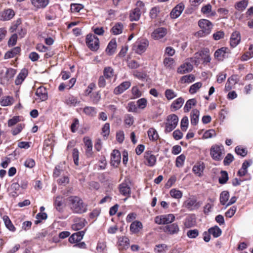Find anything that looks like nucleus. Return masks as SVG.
I'll use <instances>...</instances> for the list:
<instances>
[{
	"label": "nucleus",
	"mask_w": 253,
	"mask_h": 253,
	"mask_svg": "<svg viewBox=\"0 0 253 253\" xmlns=\"http://www.w3.org/2000/svg\"><path fill=\"white\" fill-rule=\"evenodd\" d=\"M69 201L71 210L74 213H83L86 211L87 206L80 197L71 196Z\"/></svg>",
	"instance_id": "1"
},
{
	"label": "nucleus",
	"mask_w": 253,
	"mask_h": 253,
	"mask_svg": "<svg viewBox=\"0 0 253 253\" xmlns=\"http://www.w3.org/2000/svg\"><path fill=\"white\" fill-rule=\"evenodd\" d=\"M198 25L201 30L198 31L195 35L200 37H205L210 34L213 27L211 21L205 19H200L198 21Z\"/></svg>",
	"instance_id": "2"
},
{
	"label": "nucleus",
	"mask_w": 253,
	"mask_h": 253,
	"mask_svg": "<svg viewBox=\"0 0 253 253\" xmlns=\"http://www.w3.org/2000/svg\"><path fill=\"white\" fill-rule=\"evenodd\" d=\"M202 204V202L198 201L197 198L192 195L183 202L182 206L189 211H194L198 210Z\"/></svg>",
	"instance_id": "3"
},
{
	"label": "nucleus",
	"mask_w": 253,
	"mask_h": 253,
	"mask_svg": "<svg viewBox=\"0 0 253 253\" xmlns=\"http://www.w3.org/2000/svg\"><path fill=\"white\" fill-rule=\"evenodd\" d=\"M224 154V148L222 144L213 145L210 149L211 156L215 161H221Z\"/></svg>",
	"instance_id": "4"
},
{
	"label": "nucleus",
	"mask_w": 253,
	"mask_h": 253,
	"mask_svg": "<svg viewBox=\"0 0 253 253\" xmlns=\"http://www.w3.org/2000/svg\"><path fill=\"white\" fill-rule=\"evenodd\" d=\"M178 122V118L175 114L169 115L167 118L165 131L169 133L172 131L177 126Z\"/></svg>",
	"instance_id": "5"
},
{
	"label": "nucleus",
	"mask_w": 253,
	"mask_h": 253,
	"mask_svg": "<svg viewBox=\"0 0 253 253\" xmlns=\"http://www.w3.org/2000/svg\"><path fill=\"white\" fill-rule=\"evenodd\" d=\"M86 43L92 51H96L99 47V39L92 34H88L86 36Z\"/></svg>",
	"instance_id": "6"
},
{
	"label": "nucleus",
	"mask_w": 253,
	"mask_h": 253,
	"mask_svg": "<svg viewBox=\"0 0 253 253\" xmlns=\"http://www.w3.org/2000/svg\"><path fill=\"white\" fill-rule=\"evenodd\" d=\"M149 45V41L146 39L138 40L133 46V49L137 54H141L144 52Z\"/></svg>",
	"instance_id": "7"
},
{
	"label": "nucleus",
	"mask_w": 253,
	"mask_h": 253,
	"mask_svg": "<svg viewBox=\"0 0 253 253\" xmlns=\"http://www.w3.org/2000/svg\"><path fill=\"white\" fill-rule=\"evenodd\" d=\"M163 231L168 234H177L179 232V228L177 223H174L165 226L163 228Z\"/></svg>",
	"instance_id": "8"
},
{
	"label": "nucleus",
	"mask_w": 253,
	"mask_h": 253,
	"mask_svg": "<svg viewBox=\"0 0 253 253\" xmlns=\"http://www.w3.org/2000/svg\"><path fill=\"white\" fill-rule=\"evenodd\" d=\"M192 69L193 65L187 60L177 68V72L180 74H184L190 72Z\"/></svg>",
	"instance_id": "9"
},
{
	"label": "nucleus",
	"mask_w": 253,
	"mask_h": 253,
	"mask_svg": "<svg viewBox=\"0 0 253 253\" xmlns=\"http://www.w3.org/2000/svg\"><path fill=\"white\" fill-rule=\"evenodd\" d=\"M130 85L131 83L129 81L124 82L115 88L114 93L116 95L120 94L127 89Z\"/></svg>",
	"instance_id": "10"
},
{
	"label": "nucleus",
	"mask_w": 253,
	"mask_h": 253,
	"mask_svg": "<svg viewBox=\"0 0 253 253\" xmlns=\"http://www.w3.org/2000/svg\"><path fill=\"white\" fill-rule=\"evenodd\" d=\"M86 229L77 232L73 234L68 239L69 242L71 243H75L80 242L83 238Z\"/></svg>",
	"instance_id": "11"
},
{
	"label": "nucleus",
	"mask_w": 253,
	"mask_h": 253,
	"mask_svg": "<svg viewBox=\"0 0 253 253\" xmlns=\"http://www.w3.org/2000/svg\"><path fill=\"white\" fill-rule=\"evenodd\" d=\"M87 221L84 218H76L74 219V223L72 225V228L75 231L82 229L84 227Z\"/></svg>",
	"instance_id": "12"
},
{
	"label": "nucleus",
	"mask_w": 253,
	"mask_h": 253,
	"mask_svg": "<svg viewBox=\"0 0 253 253\" xmlns=\"http://www.w3.org/2000/svg\"><path fill=\"white\" fill-rule=\"evenodd\" d=\"M36 95L41 101H44L47 100L48 98L47 91L46 88L43 86H40L37 88Z\"/></svg>",
	"instance_id": "13"
},
{
	"label": "nucleus",
	"mask_w": 253,
	"mask_h": 253,
	"mask_svg": "<svg viewBox=\"0 0 253 253\" xmlns=\"http://www.w3.org/2000/svg\"><path fill=\"white\" fill-rule=\"evenodd\" d=\"M15 15V12L12 9H5L0 14V19L2 21H8L10 20Z\"/></svg>",
	"instance_id": "14"
},
{
	"label": "nucleus",
	"mask_w": 253,
	"mask_h": 253,
	"mask_svg": "<svg viewBox=\"0 0 253 253\" xmlns=\"http://www.w3.org/2000/svg\"><path fill=\"white\" fill-rule=\"evenodd\" d=\"M167 30L163 27L155 29L152 33V37L154 40H159L163 38L167 34Z\"/></svg>",
	"instance_id": "15"
},
{
	"label": "nucleus",
	"mask_w": 253,
	"mask_h": 253,
	"mask_svg": "<svg viewBox=\"0 0 253 253\" xmlns=\"http://www.w3.org/2000/svg\"><path fill=\"white\" fill-rule=\"evenodd\" d=\"M196 219L194 214L188 215L183 221V224L185 228H189L195 226Z\"/></svg>",
	"instance_id": "16"
},
{
	"label": "nucleus",
	"mask_w": 253,
	"mask_h": 253,
	"mask_svg": "<svg viewBox=\"0 0 253 253\" xmlns=\"http://www.w3.org/2000/svg\"><path fill=\"white\" fill-rule=\"evenodd\" d=\"M144 158L146 160V165L149 167H153L156 162V157L150 151L145 152Z\"/></svg>",
	"instance_id": "17"
},
{
	"label": "nucleus",
	"mask_w": 253,
	"mask_h": 253,
	"mask_svg": "<svg viewBox=\"0 0 253 253\" xmlns=\"http://www.w3.org/2000/svg\"><path fill=\"white\" fill-rule=\"evenodd\" d=\"M119 191L121 194L124 196L127 197L130 196L131 189L126 183L123 182L119 185Z\"/></svg>",
	"instance_id": "18"
},
{
	"label": "nucleus",
	"mask_w": 253,
	"mask_h": 253,
	"mask_svg": "<svg viewBox=\"0 0 253 253\" xmlns=\"http://www.w3.org/2000/svg\"><path fill=\"white\" fill-rule=\"evenodd\" d=\"M184 10V5L180 4L175 6L171 11L170 15L171 18L173 19L177 18L181 14Z\"/></svg>",
	"instance_id": "19"
},
{
	"label": "nucleus",
	"mask_w": 253,
	"mask_h": 253,
	"mask_svg": "<svg viewBox=\"0 0 253 253\" xmlns=\"http://www.w3.org/2000/svg\"><path fill=\"white\" fill-rule=\"evenodd\" d=\"M143 228L142 223L138 220L133 221L130 225V231L133 234H137Z\"/></svg>",
	"instance_id": "20"
},
{
	"label": "nucleus",
	"mask_w": 253,
	"mask_h": 253,
	"mask_svg": "<svg viewBox=\"0 0 253 253\" xmlns=\"http://www.w3.org/2000/svg\"><path fill=\"white\" fill-rule=\"evenodd\" d=\"M228 53V49L226 47H221L217 49L214 53V56L218 60H222L224 58L227 57V53Z\"/></svg>",
	"instance_id": "21"
},
{
	"label": "nucleus",
	"mask_w": 253,
	"mask_h": 253,
	"mask_svg": "<svg viewBox=\"0 0 253 253\" xmlns=\"http://www.w3.org/2000/svg\"><path fill=\"white\" fill-rule=\"evenodd\" d=\"M129 245V240L126 237H122L119 239L118 246L119 250L120 251L126 250Z\"/></svg>",
	"instance_id": "22"
},
{
	"label": "nucleus",
	"mask_w": 253,
	"mask_h": 253,
	"mask_svg": "<svg viewBox=\"0 0 253 253\" xmlns=\"http://www.w3.org/2000/svg\"><path fill=\"white\" fill-rule=\"evenodd\" d=\"M103 76L105 77L107 80H110L114 76L116 78V76L115 75V72L113 68L110 66L105 67L103 71Z\"/></svg>",
	"instance_id": "23"
},
{
	"label": "nucleus",
	"mask_w": 253,
	"mask_h": 253,
	"mask_svg": "<svg viewBox=\"0 0 253 253\" xmlns=\"http://www.w3.org/2000/svg\"><path fill=\"white\" fill-rule=\"evenodd\" d=\"M117 48V42L115 39L111 40L106 49V52L108 55H113Z\"/></svg>",
	"instance_id": "24"
},
{
	"label": "nucleus",
	"mask_w": 253,
	"mask_h": 253,
	"mask_svg": "<svg viewBox=\"0 0 253 253\" xmlns=\"http://www.w3.org/2000/svg\"><path fill=\"white\" fill-rule=\"evenodd\" d=\"M28 74V70L26 69H23L21 72L19 73L18 76H17L15 83L16 85L21 84L22 82L24 81L25 79L26 78Z\"/></svg>",
	"instance_id": "25"
},
{
	"label": "nucleus",
	"mask_w": 253,
	"mask_h": 253,
	"mask_svg": "<svg viewBox=\"0 0 253 253\" xmlns=\"http://www.w3.org/2000/svg\"><path fill=\"white\" fill-rule=\"evenodd\" d=\"M184 99L180 97L173 101L170 105V109L172 111H175L179 109L183 104Z\"/></svg>",
	"instance_id": "26"
},
{
	"label": "nucleus",
	"mask_w": 253,
	"mask_h": 253,
	"mask_svg": "<svg viewBox=\"0 0 253 253\" xmlns=\"http://www.w3.org/2000/svg\"><path fill=\"white\" fill-rule=\"evenodd\" d=\"M241 40L240 33L238 32H233L230 38V45L232 47L236 46L240 42Z\"/></svg>",
	"instance_id": "27"
},
{
	"label": "nucleus",
	"mask_w": 253,
	"mask_h": 253,
	"mask_svg": "<svg viewBox=\"0 0 253 253\" xmlns=\"http://www.w3.org/2000/svg\"><path fill=\"white\" fill-rule=\"evenodd\" d=\"M201 12L208 17L214 16L216 14L215 11L212 10V6L210 4H207L202 6L201 8Z\"/></svg>",
	"instance_id": "28"
},
{
	"label": "nucleus",
	"mask_w": 253,
	"mask_h": 253,
	"mask_svg": "<svg viewBox=\"0 0 253 253\" xmlns=\"http://www.w3.org/2000/svg\"><path fill=\"white\" fill-rule=\"evenodd\" d=\"M123 29V24L121 22H118L111 29V32L114 35H118L122 33Z\"/></svg>",
	"instance_id": "29"
},
{
	"label": "nucleus",
	"mask_w": 253,
	"mask_h": 253,
	"mask_svg": "<svg viewBox=\"0 0 253 253\" xmlns=\"http://www.w3.org/2000/svg\"><path fill=\"white\" fill-rule=\"evenodd\" d=\"M121 162V154L118 150H114L111 153V163L113 165H118Z\"/></svg>",
	"instance_id": "30"
},
{
	"label": "nucleus",
	"mask_w": 253,
	"mask_h": 253,
	"mask_svg": "<svg viewBox=\"0 0 253 253\" xmlns=\"http://www.w3.org/2000/svg\"><path fill=\"white\" fill-rule=\"evenodd\" d=\"M200 112L197 109H193L191 112V124L192 125L196 126L199 122Z\"/></svg>",
	"instance_id": "31"
},
{
	"label": "nucleus",
	"mask_w": 253,
	"mask_h": 253,
	"mask_svg": "<svg viewBox=\"0 0 253 253\" xmlns=\"http://www.w3.org/2000/svg\"><path fill=\"white\" fill-rule=\"evenodd\" d=\"M32 4L37 8H45L49 3V0H31Z\"/></svg>",
	"instance_id": "32"
},
{
	"label": "nucleus",
	"mask_w": 253,
	"mask_h": 253,
	"mask_svg": "<svg viewBox=\"0 0 253 253\" xmlns=\"http://www.w3.org/2000/svg\"><path fill=\"white\" fill-rule=\"evenodd\" d=\"M63 197L61 196H58L55 197L54 201V205L57 210L59 212L63 211Z\"/></svg>",
	"instance_id": "33"
},
{
	"label": "nucleus",
	"mask_w": 253,
	"mask_h": 253,
	"mask_svg": "<svg viewBox=\"0 0 253 253\" xmlns=\"http://www.w3.org/2000/svg\"><path fill=\"white\" fill-rule=\"evenodd\" d=\"M65 103L70 106H76L80 103L76 97L72 95L68 96L65 100Z\"/></svg>",
	"instance_id": "34"
},
{
	"label": "nucleus",
	"mask_w": 253,
	"mask_h": 253,
	"mask_svg": "<svg viewBox=\"0 0 253 253\" xmlns=\"http://www.w3.org/2000/svg\"><path fill=\"white\" fill-rule=\"evenodd\" d=\"M21 51L20 47L17 46L12 48L11 50L6 52L4 55V59H9L13 57L14 56L19 53Z\"/></svg>",
	"instance_id": "35"
},
{
	"label": "nucleus",
	"mask_w": 253,
	"mask_h": 253,
	"mask_svg": "<svg viewBox=\"0 0 253 253\" xmlns=\"http://www.w3.org/2000/svg\"><path fill=\"white\" fill-rule=\"evenodd\" d=\"M163 64L166 69L171 70L174 67L175 61L172 58L165 57L164 59Z\"/></svg>",
	"instance_id": "36"
},
{
	"label": "nucleus",
	"mask_w": 253,
	"mask_h": 253,
	"mask_svg": "<svg viewBox=\"0 0 253 253\" xmlns=\"http://www.w3.org/2000/svg\"><path fill=\"white\" fill-rule=\"evenodd\" d=\"M142 12L137 8H134L130 12L129 19L131 21H138L140 17Z\"/></svg>",
	"instance_id": "37"
},
{
	"label": "nucleus",
	"mask_w": 253,
	"mask_h": 253,
	"mask_svg": "<svg viewBox=\"0 0 253 253\" xmlns=\"http://www.w3.org/2000/svg\"><path fill=\"white\" fill-rule=\"evenodd\" d=\"M85 146L86 147L85 153L87 157L92 155V144L91 140L89 138H84Z\"/></svg>",
	"instance_id": "38"
},
{
	"label": "nucleus",
	"mask_w": 253,
	"mask_h": 253,
	"mask_svg": "<svg viewBox=\"0 0 253 253\" xmlns=\"http://www.w3.org/2000/svg\"><path fill=\"white\" fill-rule=\"evenodd\" d=\"M208 232L212 235L214 238H217L221 235L222 231L218 226L215 225L209 228Z\"/></svg>",
	"instance_id": "39"
},
{
	"label": "nucleus",
	"mask_w": 253,
	"mask_h": 253,
	"mask_svg": "<svg viewBox=\"0 0 253 253\" xmlns=\"http://www.w3.org/2000/svg\"><path fill=\"white\" fill-rule=\"evenodd\" d=\"M147 134L149 139L151 141H156L159 138V135L157 130L153 127L150 128L148 129Z\"/></svg>",
	"instance_id": "40"
},
{
	"label": "nucleus",
	"mask_w": 253,
	"mask_h": 253,
	"mask_svg": "<svg viewBox=\"0 0 253 253\" xmlns=\"http://www.w3.org/2000/svg\"><path fill=\"white\" fill-rule=\"evenodd\" d=\"M196 103L197 101L195 98L188 100L183 108L184 112H188L191 109L192 107L196 105Z\"/></svg>",
	"instance_id": "41"
},
{
	"label": "nucleus",
	"mask_w": 253,
	"mask_h": 253,
	"mask_svg": "<svg viewBox=\"0 0 253 253\" xmlns=\"http://www.w3.org/2000/svg\"><path fill=\"white\" fill-rule=\"evenodd\" d=\"M229 198V193L227 191H222L220 194V203L222 205H226Z\"/></svg>",
	"instance_id": "42"
},
{
	"label": "nucleus",
	"mask_w": 253,
	"mask_h": 253,
	"mask_svg": "<svg viewBox=\"0 0 253 253\" xmlns=\"http://www.w3.org/2000/svg\"><path fill=\"white\" fill-rule=\"evenodd\" d=\"M13 98L10 96H7L2 97L0 101V103L2 106H7L11 105L13 103Z\"/></svg>",
	"instance_id": "43"
},
{
	"label": "nucleus",
	"mask_w": 253,
	"mask_h": 253,
	"mask_svg": "<svg viewBox=\"0 0 253 253\" xmlns=\"http://www.w3.org/2000/svg\"><path fill=\"white\" fill-rule=\"evenodd\" d=\"M2 218L6 227L10 231L13 232L15 230V228L10 221L9 217L7 215H4L3 216Z\"/></svg>",
	"instance_id": "44"
},
{
	"label": "nucleus",
	"mask_w": 253,
	"mask_h": 253,
	"mask_svg": "<svg viewBox=\"0 0 253 253\" xmlns=\"http://www.w3.org/2000/svg\"><path fill=\"white\" fill-rule=\"evenodd\" d=\"M204 166L203 165V163L199 164L197 165H195L193 167V171L198 176H200L202 175V173L204 170Z\"/></svg>",
	"instance_id": "45"
},
{
	"label": "nucleus",
	"mask_w": 253,
	"mask_h": 253,
	"mask_svg": "<svg viewBox=\"0 0 253 253\" xmlns=\"http://www.w3.org/2000/svg\"><path fill=\"white\" fill-rule=\"evenodd\" d=\"M248 3V0H242L236 3L235 8L238 10H244L247 7Z\"/></svg>",
	"instance_id": "46"
},
{
	"label": "nucleus",
	"mask_w": 253,
	"mask_h": 253,
	"mask_svg": "<svg viewBox=\"0 0 253 253\" xmlns=\"http://www.w3.org/2000/svg\"><path fill=\"white\" fill-rule=\"evenodd\" d=\"M167 250V245L165 244H162L156 245L154 251L155 253H165Z\"/></svg>",
	"instance_id": "47"
},
{
	"label": "nucleus",
	"mask_w": 253,
	"mask_h": 253,
	"mask_svg": "<svg viewBox=\"0 0 253 253\" xmlns=\"http://www.w3.org/2000/svg\"><path fill=\"white\" fill-rule=\"evenodd\" d=\"M195 80V76L192 74L185 75L182 76L180 79V82L184 83H191Z\"/></svg>",
	"instance_id": "48"
},
{
	"label": "nucleus",
	"mask_w": 253,
	"mask_h": 253,
	"mask_svg": "<svg viewBox=\"0 0 253 253\" xmlns=\"http://www.w3.org/2000/svg\"><path fill=\"white\" fill-rule=\"evenodd\" d=\"M169 194L173 198L179 199L182 197V192L176 189H171L169 191Z\"/></svg>",
	"instance_id": "49"
},
{
	"label": "nucleus",
	"mask_w": 253,
	"mask_h": 253,
	"mask_svg": "<svg viewBox=\"0 0 253 253\" xmlns=\"http://www.w3.org/2000/svg\"><path fill=\"white\" fill-rule=\"evenodd\" d=\"M160 12V8L159 6L152 7L149 12V16L151 19H156Z\"/></svg>",
	"instance_id": "50"
},
{
	"label": "nucleus",
	"mask_w": 253,
	"mask_h": 253,
	"mask_svg": "<svg viewBox=\"0 0 253 253\" xmlns=\"http://www.w3.org/2000/svg\"><path fill=\"white\" fill-rule=\"evenodd\" d=\"M164 220V224H168L172 223L175 220L174 214L170 213L168 214L163 215Z\"/></svg>",
	"instance_id": "51"
},
{
	"label": "nucleus",
	"mask_w": 253,
	"mask_h": 253,
	"mask_svg": "<svg viewBox=\"0 0 253 253\" xmlns=\"http://www.w3.org/2000/svg\"><path fill=\"white\" fill-rule=\"evenodd\" d=\"M165 95L168 100H170L177 96V93L171 89H167L165 91Z\"/></svg>",
	"instance_id": "52"
},
{
	"label": "nucleus",
	"mask_w": 253,
	"mask_h": 253,
	"mask_svg": "<svg viewBox=\"0 0 253 253\" xmlns=\"http://www.w3.org/2000/svg\"><path fill=\"white\" fill-rule=\"evenodd\" d=\"M147 100L145 98H141L136 101V105L138 109L144 110L147 106Z\"/></svg>",
	"instance_id": "53"
},
{
	"label": "nucleus",
	"mask_w": 253,
	"mask_h": 253,
	"mask_svg": "<svg viewBox=\"0 0 253 253\" xmlns=\"http://www.w3.org/2000/svg\"><path fill=\"white\" fill-rule=\"evenodd\" d=\"M84 112L87 115L94 116L96 114V111L94 107L87 106L84 108Z\"/></svg>",
	"instance_id": "54"
},
{
	"label": "nucleus",
	"mask_w": 253,
	"mask_h": 253,
	"mask_svg": "<svg viewBox=\"0 0 253 253\" xmlns=\"http://www.w3.org/2000/svg\"><path fill=\"white\" fill-rule=\"evenodd\" d=\"M228 180V174L226 171H221V176L219 178V182L221 184L226 183Z\"/></svg>",
	"instance_id": "55"
},
{
	"label": "nucleus",
	"mask_w": 253,
	"mask_h": 253,
	"mask_svg": "<svg viewBox=\"0 0 253 253\" xmlns=\"http://www.w3.org/2000/svg\"><path fill=\"white\" fill-rule=\"evenodd\" d=\"M235 151L237 155L241 156L243 157H245L247 154V150L246 149L241 146L236 147Z\"/></svg>",
	"instance_id": "56"
},
{
	"label": "nucleus",
	"mask_w": 253,
	"mask_h": 253,
	"mask_svg": "<svg viewBox=\"0 0 253 253\" xmlns=\"http://www.w3.org/2000/svg\"><path fill=\"white\" fill-rule=\"evenodd\" d=\"M202 85L201 82H197L192 84L189 88V92L191 94L195 93L199 89H200Z\"/></svg>",
	"instance_id": "57"
},
{
	"label": "nucleus",
	"mask_w": 253,
	"mask_h": 253,
	"mask_svg": "<svg viewBox=\"0 0 253 253\" xmlns=\"http://www.w3.org/2000/svg\"><path fill=\"white\" fill-rule=\"evenodd\" d=\"M84 5L79 3H72L70 5V9L72 12H79L83 9Z\"/></svg>",
	"instance_id": "58"
},
{
	"label": "nucleus",
	"mask_w": 253,
	"mask_h": 253,
	"mask_svg": "<svg viewBox=\"0 0 253 253\" xmlns=\"http://www.w3.org/2000/svg\"><path fill=\"white\" fill-rule=\"evenodd\" d=\"M199 232L198 229L189 230L187 232V236L191 239H195L198 236Z\"/></svg>",
	"instance_id": "59"
},
{
	"label": "nucleus",
	"mask_w": 253,
	"mask_h": 253,
	"mask_svg": "<svg viewBox=\"0 0 253 253\" xmlns=\"http://www.w3.org/2000/svg\"><path fill=\"white\" fill-rule=\"evenodd\" d=\"M185 160V156L183 154H181L178 156L176 159V166L178 168L181 167L183 164Z\"/></svg>",
	"instance_id": "60"
},
{
	"label": "nucleus",
	"mask_w": 253,
	"mask_h": 253,
	"mask_svg": "<svg viewBox=\"0 0 253 253\" xmlns=\"http://www.w3.org/2000/svg\"><path fill=\"white\" fill-rule=\"evenodd\" d=\"M188 126V118L187 116L184 117L180 123L181 128L183 131H186Z\"/></svg>",
	"instance_id": "61"
},
{
	"label": "nucleus",
	"mask_w": 253,
	"mask_h": 253,
	"mask_svg": "<svg viewBox=\"0 0 253 253\" xmlns=\"http://www.w3.org/2000/svg\"><path fill=\"white\" fill-rule=\"evenodd\" d=\"M234 160V156L230 153L227 154L223 160L224 166L229 165Z\"/></svg>",
	"instance_id": "62"
},
{
	"label": "nucleus",
	"mask_w": 253,
	"mask_h": 253,
	"mask_svg": "<svg viewBox=\"0 0 253 253\" xmlns=\"http://www.w3.org/2000/svg\"><path fill=\"white\" fill-rule=\"evenodd\" d=\"M216 133L213 129H209L207 130L203 134V137L205 139H208L215 136Z\"/></svg>",
	"instance_id": "63"
},
{
	"label": "nucleus",
	"mask_w": 253,
	"mask_h": 253,
	"mask_svg": "<svg viewBox=\"0 0 253 253\" xmlns=\"http://www.w3.org/2000/svg\"><path fill=\"white\" fill-rule=\"evenodd\" d=\"M131 92L134 98H139L142 95L141 92L136 86L132 87Z\"/></svg>",
	"instance_id": "64"
}]
</instances>
